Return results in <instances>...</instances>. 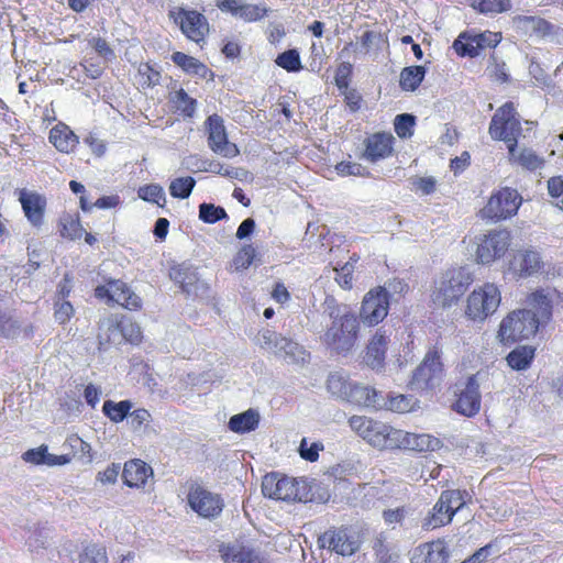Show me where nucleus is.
I'll use <instances>...</instances> for the list:
<instances>
[{
	"label": "nucleus",
	"mask_w": 563,
	"mask_h": 563,
	"mask_svg": "<svg viewBox=\"0 0 563 563\" xmlns=\"http://www.w3.org/2000/svg\"><path fill=\"white\" fill-rule=\"evenodd\" d=\"M526 302L530 309L512 310L501 320L498 339L503 344L528 340L551 321L553 300L550 292L538 288L527 296Z\"/></svg>",
	"instance_id": "nucleus-1"
},
{
	"label": "nucleus",
	"mask_w": 563,
	"mask_h": 563,
	"mask_svg": "<svg viewBox=\"0 0 563 563\" xmlns=\"http://www.w3.org/2000/svg\"><path fill=\"white\" fill-rule=\"evenodd\" d=\"M324 305L332 322L321 336L322 342L336 351L350 350L358 334L357 317L347 306L339 303L333 297H327Z\"/></svg>",
	"instance_id": "nucleus-2"
},
{
	"label": "nucleus",
	"mask_w": 563,
	"mask_h": 563,
	"mask_svg": "<svg viewBox=\"0 0 563 563\" xmlns=\"http://www.w3.org/2000/svg\"><path fill=\"white\" fill-rule=\"evenodd\" d=\"M350 428L368 445L378 451H395L398 429L382 420L354 415Z\"/></svg>",
	"instance_id": "nucleus-3"
},
{
	"label": "nucleus",
	"mask_w": 563,
	"mask_h": 563,
	"mask_svg": "<svg viewBox=\"0 0 563 563\" xmlns=\"http://www.w3.org/2000/svg\"><path fill=\"white\" fill-rule=\"evenodd\" d=\"M472 284V276L464 268H451L444 272L435 283L432 301L441 308H451L461 300Z\"/></svg>",
	"instance_id": "nucleus-4"
},
{
	"label": "nucleus",
	"mask_w": 563,
	"mask_h": 563,
	"mask_svg": "<svg viewBox=\"0 0 563 563\" xmlns=\"http://www.w3.org/2000/svg\"><path fill=\"white\" fill-rule=\"evenodd\" d=\"M501 302V291L495 283L486 282L474 288L466 298L465 317L473 322H484Z\"/></svg>",
	"instance_id": "nucleus-5"
},
{
	"label": "nucleus",
	"mask_w": 563,
	"mask_h": 563,
	"mask_svg": "<svg viewBox=\"0 0 563 563\" xmlns=\"http://www.w3.org/2000/svg\"><path fill=\"white\" fill-rule=\"evenodd\" d=\"M488 133L494 141L504 142L507 147L518 145L522 135L521 119L512 101L500 106L492 117Z\"/></svg>",
	"instance_id": "nucleus-6"
},
{
	"label": "nucleus",
	"mask_w": 563,
	"mask_h": 563,
	"mask_svg": "<svg viewBox=\"0 0 563 563\" xmlns=\"http://www.w3.org/2000/svg\"><path fill=\"white\" fill-rule=\"evenodd\" d=\"M522 203V197L517 189L501 187L494 191L486 205L481 209L479 216L484 220L499 222L517 214Z\"/></svg>",
	"instance_id": "nucleus-7"
},
{
	"label": "nucleus",
	"mask_w": 563,
	"mask_h": 563,
	"mask_svg": "<svg viewBox=\"0 0 563 563\" xmlns=\"http://www.w3.org/2000/svg\"><path fill=\"white\" fill-rule=\"evenodd\" d=\"M318 544L341 556H352L361 549L362 538L351 525L332 526L319 536Z\"/></svg>",
	"instance_id": "nucleus-8"
},
{
	"label": "nucleus",
	"mask_w": 563,
	"mask_h": 563,
	"mask_svg": "<svg viewBox=\"0 0 563 563\" xmlns=\"http://www.w3.org/2000/svg\"><path fill=\"white\" fill-rule=\"evenodd\" d=\"M168 16L187 40L203 47L210 32V24L205 14L194 9L178 7L169 10Z\"/></svg>",
	"instance_id": "nucleus-9"
},
{
	"label": "nucleus",
	"mask_w": 563,
	"mask_h": 563,
	"mask_svg": "<svg viewBox=\"0 0 563 563\" xmlns=\"http://www.w3.org/2000/svg\"><path fill=\"white\" fill-rule=\"evenodd\" d=\"M95 297L108 303H118L131 311H140L143 307L142 298L121 279L110 278L104 285L95 288Z\"/></svg>",
	"instance_id": "nucleus-10"
},
{
	"label": "nucleus",
	"mask_w": 563,
	"mask_h": 563,
	"mask_svg": "<svg viewBox=\"0 0 563 563\" xmlns=\"http://www.w3.org/2000/svg\"><path fill=\"white\" fill-rule=\"evenodd\" d=\"M187 503L192 511L205 519L218 518L224 508V499L218 493H213L199 484H191Z\"/></svg>",
	"instance_id": "nucleus-11"
},
{
	"label": "nucleus",
	"mask_w": 563,
	"mask_h": 563,
	"mask_svg": "<svg viewBox=\"0 0 563 563\" xmlns=\"http://www.w3.org/2000/svg\"><path fill=\"white\" fill-rule=\"evenodd\" d=\"M389 311V294L383 286L372 288L365 294L361 309L360 319L368 327H375L387 317Z\"/></svg>",
	"instance_id": "nucleus-12"
},
{
	"label": "nucleus",
	"mask_w": 563,
	"mask_h": 563,
	"mask_svg": "<svg viewBox=\"0 0 563 563\" xmlns=\"http://www.w3.org/2000/svg\"><path fill=\"white\" fill-rule=\"evenodd\" d=\"M510 245V233L506 230H492L479 238L475 256L481 264L487 265L503 257Z\"/></svg>",
	"instance_id": "nucleus-13"
},
{
	"label": "nucleus",
	"mask_w": 563,
	"mask_h": 563,
	"mask_svg": "<svg viewBox=\"0 0 563 563\" xmlns=\"http://www.w3.org/2000/svg\"><path fill=\"white\" fill-rule=\"evenodd\" d=\"M262 492L267 498L275 500H301L299 483L286 475L271 473L263 477Z\"/></svg>",
	"instance_id": "nucleus-14"
},
{
	"label": "nucleus",
	"mask_w": 563,
	"mask_h": 563,
	"mask_svg": "<svg viewBox=\"0 0 563 563\" xmlns=\"http://www.w3.org/2000/svg\"><path fill=\"white\" fill-rule=\"evenodd\" d=\"M443 372V364L441 362V353L434 347L429 351L421 364L416 368L412 374L410 384L416 389H429L434 386V383L440 379Z\"/></svg>",
	"instance_id": "nucleus-15"
},
{
	"label": "nucleus",
	"mask_w": 563,
	"mask_h": 563,
	"mask_svg": "<svg viewBox=\"0 0 563 563\" xmlns=\"http://www.w3.org/2000/svg\"><path fill=\"white\" fill-rule=\"evenodd\" d=\"M205 124L208 133V145L212 152L230 158L240 154L236 144L229 142L223 119L219 114L209 115Z\"/></svg>",
	"instance_id": "nucleus-16"
},
{
	"label": "nucleus",
	"mask_w": 563,
	"mask_h": 563,
	"mask_svg": "<svg viewBox=\"0 0 563 563\" xmlns=\"http://www.w3.org/2000/svg\"><path fill=\"white\" fill-rule=\"evenodd\" d=\"M508 269L518 279L529 278L544 271V262L537 250L520 249L512 253Z\"/></svg>",
	"instance_id": "nucleus-17"
},
{
	"label": "nucleus",
	"mask_w": 563,
	"mask_h": 563,
	"mask_svg": "<svg viewBox=\"0 0 563 563\" xmlns=\"http://www.w3.org/2000/svg\"><path fill=\"white\" fill-rule=\"evenodd\" d=\"M18 199L26 220L33 228L40 229L45 221L46 197L37 191H30L23 188L18 191Z\"/></svg>",
	"instance_id": "nucleus-18"
},
{
	"label": "nucleus",
	"mask_w": 563,
	"mask_h": 563,
	"mask_svg": "<svg viewBox=\"0 0 563 563\" xmlns=\"http://www.w3.org/2000/svg\"><path fill=\"white\" fill-rule=\"evenodd\" d=\"M442 446L439 438L429 433L408 432L398 429L395 451L433 452Z\"/></svg>",
	"instance_id": "nucleus-19"
},
{
	"label": "nucleus",
	"mask_w": 563,
	"mask_h": 563,
	"mask_svg": "<svg viewBox=\"0 0 563 563\" xmlns=\"http://www.w3.org/2000/svg\"><path fill=\"white\" fill-rule=\"evenodd\" d=\"M479 384L475 375L467 378L464 389L456 395L452 408L465 417H474L481 409Z\"/></svg>",
	"instance_id": "nucleus-20"
},
{
	"label": "nucleus",
	"mask_w": 563,
	"mask_h": 563,
	"mask_svg": "<svg viewBox=\"0 0 563 563\" xmlns=\"http://www.w3.org/2000/svg\"><path fill=\"white\" fill-rule=\"evenodd\" d=\"M395 137L389 132H376L364 140L363 157L376 163L391 156L394 152Z\"/></svg>",
	"instance_id": "nucleus-21"
},
{
	"label": "nucleus",
	"mask_w": 563,
	"mask_h": 563,
	"mask_svg": "<svg viewBox=\"0 0 563 563\" xmlns=\"http://www.w3.org/2000/svg\"><path fill=\"white\" fill-rule=\"evenodd\" d=\"M450 549L444 539L420 543L412 551L411 563H448Z\"/></svg>",
	"instance_id": "nucleus-22"
},
{
	"label": "nucleus",
	"mask_w": 563,
	"mask_h": 563,
	"mask_svg": "<svg viewBox=\"0 0 563 563\" xmlns=\"http://www.w3.org/2000/svg\"><path fill=\"white\" fill-rule=\"evenodd\" d=\"M389 342V335L383 329H378L371 336L364 356L371 368L380 369L384 367Z\"/></svg>",
	"instance_id": "nucleus-23"
},
{
	"label": "nucleus",
	"mask_w": 563,
	"mask_h": 563,
	"mask_svg": "<svg viewBox=\"0 0 563 563\" xmlns=\"http://www.w3.org/2000/svg\"><path fill=\"white\" fill-rule=\"evenodd\" d=\"M167 103L169 111L184 120L192 119L198 107L197 99L190 97L183 87L168 90Z\"/></svg>",
	"instance_id": "nucleus-24"
},
{
	"label": "nucleus",
	"mask_w": 563,
	"mask_h": 563,
	"mask_svg": "<svg viewBox=\"0 0 563 563\" xmlns=\"http://www.w3.org/2000/svg\"><path fill=\"white\" fill-rule=\"evenodd\" d=\"M120 339V313H110L98 322V350L106 351Z\"/></svg>",
	"instance_id": "nucleus-25"
},
{
	"label": "nucleus",
	"mask_w": 563,
	"mask_h": 563,
	"mask_svg": "<svg viewBox=\"0 0 563 563\" xmlns=\"http://www.w3.org/2000/svg\"><path fill=\"white\" fill-rule=\"evenodd\" d=\"M152 476V467L142 460L134 459L124 464L123 482L131 488H143Z\"/></svg>",
	"instance_id": "nucleus-26"
},
{
	"label": "nucleus",
	"mask_w": 563,
	"mask_h": 563,
	"mask_svg": "<svg viewBox=\"0 0 563 563\" xmlns=\"http://www.w3.org/2000/svg\"><path fill=\"white\" fill-rule=\"evenodd\" d=\"M225 563H269L267 558L255 549L243 544L227 545L221 550Z\"/></svg>",
	"instance_id": "nucleus-27"
},
{
	"label": "nucleus",
	"mask_w": 563,
	"mask_h": 563,
	"mask_svg": "<svg viewBox=\"0 0 563 563\" xmlns=\"http://www.w3.org/2000/svg\"><path fill=\"white\" fill-rule=\"evenodd\" d=\"M48 140L58 152L66 154L74 152L79 144V137L64 122L51 129Z\"/></svg>",
	"instance_id": "nucleus-28"
},
{
	"label": "nucleus",
	"mask_w": 563,
	"mask_h": 563,
	"mask_svg": "<svg viewBox=\"0 0 563 563\" xmlns=\"http://www.w3.org/2000/svg\"><path fill=\"white\" fill-rule=\"evenodd\" d=\"M508 162L510 165L519 166L526 170L534 172L544 165V159L539 156L532 148L518 145L508 146Z\"/></svg>",
	"instance_id": "nucleus-29"
},
{
	"label": "nucleus",
	"mask_w": 563,
	"mask_h": 563,
	"mask_svg": "<svg viewBox=\"0 0 563 563\" xmlns=\"http://www.w3.org/2000/svg\"><path fill=\"white\" fill-rule=\"evenodd\" d=\"M172 60L187 75L197 76L202 79H206L208 75H212V71L206 64L183 52H174L172 54Z\"/></svg>",
	"instance_id": "nucleus-30"
},
{
	"label": "nucleus",
	"mask_w": 563,
	"mask_h": 563,
	"mask_svg": "<svg viewBox=\"0 0 563 563\" xmlns=\"http://www.w3.org/2000/svg\"><path fill=\"white\" fill-rule=\"evenodd\" d=\"M22 459L26 463H31L34 465H47V466H57L65 465L69 463L68 456H57L55 454H51L47 451L46 445H40L35 449H30L22 454Z\"/></svg>",
	"instance_id": "nucleus-31"
},
{
	"label": "nucleus",
	"mask_w": 563,
	"mask_h": 563,
	"mask_svg": "<svg viewBox=\"0 0 563 563\" xmlns=\"http://www.w3.org/2000/svg\"><path fill=\"white\" fill-rule=\"evenodd\" d=\"M453 520L452 512L445 507L441 497L437 500L431 511L422 521V528L427 531L444 527Z\"/></svg>",
	"instance_id": "nucleus-32"
},
{
	"label": "nucleus",
	"mask_w": 563,
	"mask_h": 563,
	"mask_svg": "<svg viewBox=\"0 0 563 563\" xmlns=\"http://www.w3.org/2000/svg\"><path fill=\"white\" fill-rule=\"evenodd\" d=\"M484 34L471 36L466 33H461L453 42V48L461 57H476L484 47Z\"/></svg>",
	"instance_id": "nucleus-33"
},
{
	"label": "nucleus",
	"mask_w": 563,
	"mask_h": 563,
	"mask_svg": "<svg viewBox=\"0 0 563 563\" xmlns=\"http://www.w3.org/2000/svg\"><path fill=\"white\" fill-rule=\"evenodd\" d=\"M260 424V415L254 409L234 415L229 420V429L235 433H247L254 431Z\"/></svg>",
	"instance_id": "nucleus-34"
},
{
	"label": "nucleus",
	"mask_w": 563,
	"mask_h": 563,
	"mask_svg": "<svg viewBox=\"0 0 563 563\" xmlns=\"http://www.w3.org/2000/svg\"><path fill=\"white\" fill-rule=\"evenodd\" d=\"M143 331L131 317L120 314V340L118 343L140 345L143 342Z\"/></svg>",
	"instance_id": "nucleus-35"
},
{
	"label": "nucleus",
	"mask_w": 563,
	"mask_h": 563,
	"mask_svg": "<svg viewBox=\"0 0 563 563\" xmlns=\"http://www.w3.org/2000/svg\"><path fill=\"white\" fill-rule=\"evenodd\" d=\"M58 225L60 235L71 241L80 240L85 233L78 213H63Z\"/></svg>",
	"instance_id": "nucleus-36"
},
{
	"label": "nucleus",
	"mask_w": 563,
	"mask_h": 563,
	"mask_svg": "<svg viewBox=\"0 0 563 563\" xmlns=\"http://www.w3.org/2000/svg\"><path fill=\"white\" fill-rule=\"evenodd\" d=\"M536 354V349L521 345L514 349L506 357L507 364L515 371H525L530 367Z\"/></svg>",
	"instance_id": "nucleus-37"
},
{
	"label": "nucleus",
	"mask_w": 563,
	"mask_h": 563,
	"mask_svg": "<svg viewBox=\"0 0 563 563\" xmlns=\"http://www.w3.org/2000/svg\"><path fill=\"white\" fill-rule=\"evenodd\" d=\"M169 277L178 284L185 292H190L191 288L196 286L199 280L198 274L184 264L172 266L169 269Z\"/></svg>",
	"instance_id": "nucleus-38"
},
{
	"label": "nucleus",
	"mask_w": 563,
	"mask_h": 563,
	"mask_svg": "<svg viewBox=\"0 0 563 563\" xmlns=\"http://www.w3.org/2000/svg\"><path fill=\"white\" fill-rule=\"evenodd\" d=\"M65 448L69 449V452L65 454H60L59 456H68L69 463L74 459H87V461L91 460V446L85 440H82L78 434H70L67 437L65 443Z\"/></svg>",
	"instance_id": "nucleus-39"
},
{
	"label": "nucleus",
	"mask_w": 563,
	"mask_h": 563,
	"mask_svg": "<svg viewBox=\"0 0 563 563\" xmlns=\"http://www.w3.org/2000/svg\"><path fill=\"white\" fill-rule=\"evenodd\" d=\"M133 408L131 400H106L102 406L103 415L113 423H120L129 418L130 410Z\"/></svg>",
	"instance_id": "nucleus-40"
},
{
	"label": "nucleus",
	"mask_w": 563,
	"mask_h": 563,
	"mask_svg": "<svg viewBox=\"0 0 563 563\" xmlns=\"http://www.w3.org/2000/svg\"><path fill=\"white\" fill-rule=\"evenodd\" d=\"M440 497L453 517L472 499L466 489H446L440 494Z\"/></svg>",
	"instance_id": "nucleus-41"
},
{
	"label": "nucleus",
	"mask_w": 563,
	"mask_h": 563,
	"mask_svg": "<svg viewBox=\"0 0 563 563\" xmlns=\"http://www.w3.org/2000/svg\"><path fill=\"white\" fill-rule=\"evenodd\" d=\"M376 396L374 388L352 383L346 402L368 407L376 402Z\"/></svg>",
	"instance_id": "nucleus-42"
},
{
	"label": "nucleus",
	"mask_w": 563,
	"mask_h": 563,
	"mask_svg": "<svg viewBox=\"0 0 563 563\" xmlns=\"http://www.w3.org/2000/svg\"><path fill=\"white\" fill-rule=\"evenodd\" d=\"M426 75L423 66H408L400 73L399 85L405 91H415L421 85Z\"/></svg>",
	"instance_id": "nucleus-43"
},
{
	"label": "nucleus",
	"mask_w": 563,
	"mask_h": 563,
	"mask_svg": "<svg viewBox=\"0 0 563 563\" xmlns=\"http://www.w3.org/2000/svg\"><path fill=\"white\" fill-rule=\"evenodd\" d=\"M352 383L341 373H332L327 379V389L335 398L346 401Z\"/></svg>",
	"instance_id": "nucleus-44"
},
{
	"label": "nucleus",
	"mask_w": 563,
	"mask_h": 563,
	"mask_svg": "<svg viewBox=\"0 0 563 563\" xmlns=\"http://www.w3.org/2000/svg\"><path fill=\"white\" fill-rule=\"evenodd\" d=\"M358 262V256L353 254L350 260L335 268V282L344 290H351L353 288V275L355 271V264Z\"/></svg>",
	"instance_id": "nucleus-45"
},
{
	"label": "nucleus",
	"mask_w": 563,
	"mask_h": 563,
	"mask_svg": "<svg viewBox=\"0 0 563 563\" xmlns=\"http://www.w3.org/2000/svg\"><path fill=\"white\" fill-rule=\"evenodd\" d=\"M139 85L143 89L152 88L161 82V71L150 63H141L137 67Z\"/></svg>",
	"instance_id": "nucleus-46"
},
{
	"label": "nucleus",
	"mask_w": 563,
	"mask_h": 563,
	"mask_svg": "<svg viewBox=\"0 0 563 563\" xmlns=\"http://www.w3.org/2000/svg\"><path fill=\"white\" fill-rule=\"evenodd\" d=\"M278 343L280 344L278 351L284 352L285 357H289L294 362H305L309 357V353L303 346L290 339L280 338Z\"/></svg>",
	"instance_id": "nucleus-47"
},
{
	"label": "nucleus",
	"mask_w": 563,
	"mask_h": 563,
	"mask_svg": "<svg viewBox=\"0 0 563 563\" xmlns=\"http://www.w3.org/2000/svg\"><path fill=\"white\" fill-rule=\"evenodd\" d=\"M416 117L409 113L396 115L394 120V129L399 139H410L415 133Z\"/></svg>",
	"instance_id": "nucleus-48"
},
{
	"label": "nucleus",
	"mask_w": 563,
	"mask_h": 563,
	"mask_svg": "<svg viewBox=\"0 0 563 563\" xmlns=\"http://www.w3.org/2000/svg\"><path fill=\"white\" fill-rule=\"evenodd\" d=\"M121 203L118 195L102 196L97 199L93 203H90L87 196L79 197V206L84 212H89L93 207L98 209H112L117 208Z\"/></svg>",
	"instance_id": "nucleus-49"
},
{
	"label": "nucleus",
	"mask_w": 563,
	"mask_h": 563,
	"mask_svg": "<svg viewBox=\"0 0 563 563\" xmlns=\"http://www.w3.org/2000/svg\"><path fill=\"white\" fill-rule=\"evenodd\" d=\"M195 185L196 180L191 176L176 178L169 185L170 196L174 198L186 199L190 196Z\"/></svg>",
	"instance_id": "nucleus-50"
},
{
	"label": "nucleus",
	"mask_w": 563,
	"mask_h": 563,
	"mask_svg": "<svg viewBox=\"0 0 563 563\" xmlns=\"http://www.w3.org/2000/svg\"><path fill=\"white\" fill-rule=\"evenodd\" d=\"M268 14V9L262 4L245 3L239 7L235 16L241 18L245 22H256Z\"/></svg>",
	"instance_id": "nucleus-51"
},
{
	"label": "nucleus",
	"mask_w": 563,
	"mask_h": 563,
	"mask_svg": "<svg viewBox=\"0 0 563 563\" xmlns=\"http://www.w3.org/2000/svg\"><path fill=\"white\" fill-rule=\"evenodd\" d=\"M275 63L289 73H296L302 68L300 55L297 49H288L280 53L275 59Z\"/></svg>",
	"instance_id": "nucleus-52"
},
{
	"label": "nucleus",
	"mask_w": 563,
	"mask_h": 563,
	"mask_svg": "<svg viewBox=\"0 0 563 563\" xmlns=\"http://www.w3.org/2000/svg\"><path fill=\"white\" fill-rule=\"evenodd\" d=\"M228 217L224 208L213 203H201L199 206V218L205 223L213 224Z\"/></svg>",
	"instance_id": "nucleus-53"
},
{
	"label": "nucleus",
	"mask_w": 563,
	"mask_h": 563,
	"mask_svg": "<svg viewBox=\"0 0 563 563\" xmlns=\"http://www.w3.org/2000/svg\"><path fill=\"white\" fill-rule=\"evenodd\" d=\"M547 188L552 205L560 210H563V177H550L547 181Z\"/></svg>",
	"instance_id": "nucleus-54"
},
{
	"label": "nucleus",
	"mask_w": 563,
	"mask_h": 563,
	"mask_svg": "<svg viewBox=\"0 0 563 563\" xmlns=\"http://www.w3.org/2000/svg\"><path fill=\"white\" fill-rule=\"evenodd\" d=\"M79 563H108L106 548L96 544L86 547L80 554Z\"/></svg>",
	"instance_id": "nucleus-55"
},
{
	"label": "nucleus",
	"mask_w": 563,
	"mask_h": 563,
	"mask_svg": "<svg viewBox=\"0 0 563 563\" xmlns=\"http://www.w3.org/2000/svg\"><path fill=\"white\" fill-rule=\"evenodd\" d=\"M75 316V308L68 300H56L54 302V319L58 324L68 323Z\"/></svg>",
	"instance_id": "nucleus-56"
},
{
	"label": "nucleus",
	"mask_w": 563,
	"mask_h": 563,
	"mask_svg": "<svg viewBox=\"0 0 563 563\" xmlns=\"http://www.w3.org/2000/svg\"><path fill=\"white\" fill-rule=\"evenodd\" d=\"M386 406L394 412L405 413L413 409L415 402L411 396L396 395L387 399Z\"/></svg>",
	"instance_id": "nucleus-57"
},
{
	"label": "nucleus",
	"mask_w": 563,
	"mask_h": 563,
	"mask_svg": "<svg viewBox=\"0 0 563 563\" xmlns=\"http://www.w3.org/2000/svg\"><path fill=\"white\" fill-rule=\"evenodd\" d=\"M474 8L481 13H501L511 8L509 0H479Z\"/></svg>",
	"instance_id": "nucleus-58"
},
{
	"label": "nucleus",
	"mask_w": 563,
	"mask_h": 563,
	"mask_svg": "<svg viewBox=\"0 0 563 563\" xmlns=\"http://www.w3.org/2000/svg\"><path fill=\"white\" fill-rule=\"evenodd\" d=\"M353 75V65L349 62H342L338 65L334 75V82L338 89L346 90L350 86Z\"/></svg>",
	"instance_id": "nucleus-59"
},
{
	"label": "nucleus",
	"mask_w": 563,
	"mask_h": 563,
	"mask_svg": "<svg viewBox=\"0 0 563 563\" xmlns=\"http://www.w3.org/2000/svg\"><path fill=\"white\" fill-rule=\"evenodd\" d=\"M152 415L145 408H137L134 410H130L129 413V423L134 431H139L142 428H147L152 422Z\"/></svg>",
	"instance_id": "nucleus-60"
},
{
	"label": "nucleus",
	"mask_w": 563,
	"mask_h": 563,
	"mask_svg": "<svg viewBox=\"0 0 563 563\" xmlns=\"http://www.w3.org/2000/svg\"><path fill=\"white\" fill-rule=\"evenodd\" d=\"M256 256V250L251 244L243 245L233 258L236 269L250 267Z\"/></svg>",
	"instance_id": "nucleus-61"
},
{
	"label": "nucleus",
	"mask_w": 563,
	"mask_h": 563,
	"mask_svg": "<svg viewBox=\"0 0 563 563\" xmlns=\"http://www.w3.org/2000/svg\"><path fill=\"white\" fill-rule=\"evenodd\" d=\"M490 65L488 67L489 78L499 84H507L510 80L505 62H499L495 55L490 56Z\"/></svg>",
	"instance_id": "nucleus-62"
},
{
	"label": "nucleus",
	"mask_w": 563,
	"mask_h": 563,
	"mask_svg": "<svg viewBox=\"0 0 563 563\" xmlns=\"http://www.w3.org/2000/svg\"><path fill=\"white\" fill-rule=\"evenodd\" d=\"M139 197L144 201L159 203V201H165V194L163 188L159 185L150 184L140 187Z\"/></svg>",
	"instance_id": "nucleus-63"
},
{
	"label": "nucleus",
	"mask_w": 563,
	"mask_h": 563,
	"mask_svg": "<svg viewBox=\"0 0 563 563\" xmlns=\"http://www.w3.org/2000/svg\"><path fill=\"white\" fill-rule=\"evenodd\" d=\"M88 43L100 57L107 60L112 59L114 57L113 49L109 46L108 42L104 38L100 36H95L91 37L88 41Z\"/></svg>",
	"instance_id": "nucleus-64"
}]
</instances>
